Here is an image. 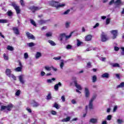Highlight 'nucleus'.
I'll return each instance as SVG.
<instances>
[{"mask_svg": "<svg viewBox=\"0 0 124 124\" xmlns=\"http://www.w3.org/2000/svg\"><path fill=\"white\" fill-rule=\"evenodd\" d=\"M52 98V95L51 94V93H49L48 95L46 96V99L47 100H49Z\"/></svg>", "mask_w": 124, "mask_h": 124, "instance_id": "f704fd0d", "label": "nucleus"}, {"mask_svg": "<svg viewBox=\"0 0 124 124\" xmlns=\"http://www.w3.org/2000/svg\"><path fill=\"white\" fill-rule=\"evenodd\" d=\"M85 90V96L86 98H88V97H90V90H89V88L85 87L84 88Z\"/></svg>", "mask_w": 124, "mask_h": 124, "instance_id": "9d476101", "label": "nucleus"}, {"mask_svg": "<svg viewBox=\"0 0 124 124\" xmlns=\"http://www.w3.org/2000/svg\"><path fill=\"white\" fill-rule=\"evenodd\" d=\"M114 4L115 5H116L117 7H119V6H121L123 3L122 2V0H116L115 1L114 0H111L109 3V5H112V4Z\"/></svg>", "mask_w": 124, "mask_h": 124, "instance_id": "f03ea898", "label": "nucleus"}, {"mask_svg": "<svg viewBox=\"0 0 124 124\" xmlns=\"http://www.w3.org/2000/svg\"><path fill=\"white\" fill-rule=\"evenodd\" d=\"M12 6H13L15 10L16 11L17 14H20L21 13V10H20V7L17 5L16 3L13 2L12 3Z\"/></svg>", "mask_w": 124, "mask_h": 124, "instance_id": "20e7f679", "label": "nucleus"}, {"mask_svg": "<svg viewBox=\"0 0 124 124\" xmlns=\"http://www.w3.org/2000/svg\"><path fill=\"white\" fill-rule=\"evenodd\" d=\"M26 36L28 37V39H32L33 40H35V37L30 32H26Z\"/></svg>", "mask_w": 124, "mask_h": 124, "instance_id": "6e6552de", "label": "nucleus"}, {"mask_svg": "<svg viewBox=\"0 0 124 124\" xmlns=\"http://www.w3.org/2000/svg\"><path fill=\"white\" fill-rule=\"evenodd\" d=\"M73 80L74 81L75 86L78 89V90H79V91H82V87H81V86L77 83V78L76 77H74L72 78Z\"/></svg>", "mask_w": 124, "mask_h": 124, "instance_id": "39448f33", "label": "nucleus"}, {"mask_svg": "<svg viewBox=\"0 0 124 124\" xmlns=\"http://www.w3.org/2000/svg\"><path fill=\"white\" fill-rule=\"evenodd\" d=\"M96 98V95H94L92 98H91V100L90 101L91 102H93V100H94Z\"/></svg>", "mask_w": 124, "mask_h": 124, "instance_id": "58836bf2", "label": "nucleus"}, {"mask_svg": "<svg viewBox=\"0 0 124 124\" xmlns=\"http://www.w3.org/2000/svg\"><path fill=\"white\" fill-rule=\"evenodd\" d=\"M13 108V104H10L7 105V106H2L1 107L0 111H3V110H5L7 109V111H11L12 110V108Z\"/></svg>", "mask_w": 124, "mask_h": 124, "instance_id": "7ed1b4c3", "label": "nucleus"}, {"mask_svg": "<svg viewBox=\"0 0 124 124\" xmlns=\"http://www.w3.org/2000/svg\"><path fill=\"white\" fill-rule=\"evenodd\" d=\"M110 75L108 74V73H105L101 75L102 78H106L107 79H108L109 78V76Z\"/></svg>", "mask_w": 124, "mask_h": 124, "instance_id": "2eb2a0df", "label": "nucleus"}, {"mask_svg": "<svg viewBox=\"0 0 124 124\" xmlns=\"http://www.w3.org/2000/svg\"><path fill=\"white\" fill-rule=\"evenodd\" d=\"M51 67L47 66H46L45 67V69H46V70L47 71H51Z\"/></svg>", "mask_w": 124, "mask_h": 124, "instance_id": "ea45409f", "label": "nucleus"}, {"mask_svg": "<svg viewBox=\"0 0 124 124\" xmlns=\"http://www.w3.org/2000/svg\"><path fill=\"white\" fill-rule=\"evenodd\" d=\"M3 58H4V60H5V61H8V60H9L8 56H6L5 53H4L3 54Z\"/></svg>", "mask_w": 124, "mask_h": 124, "instance_id": "a19ab883", "label": "nucleus"}, {"mask_svg": "<svg viewBox=\"0 0 124 124\" xmlns=\"http://www.w3.org/2000/svg\"><path fill=\"white\" fill-rule=\"evenodd\" d=\"M21 93V91L20 90H17V92L16 93V95L17 96H19L20 95V93Z\"/></svg>", "mask_w": 124, "mask_h": 124, "instance_id": "09e8293b", "label": "nucleus"}, {"mask_svg": "<svg viewBox=\"0 0 124 124\" xmlns=\"http://www.w3.org/2000/svg\"><path fill=\"white\" fill-rule=\"evenodd\" d=\"M29 9L32 11L33 13L35 12V11H38V10H40L41 9V7H37V6H32L30 7H29Z\"/></svg>", "mask_w": 124, "mask_h": 124, "instance_id": "423d86ee", "label": "nucleus"}, {"mask_svg": "<svg viewBox=\"0 0 124 124\" xmlns=\"http://www.w3.org/2000/svg\"><path fill=\"white\" fill-rule=\"evenodd\" d=\"M28 46L29 47H33V46H35V44L34 43L31 42V43H29L27 44Z\"/></svg>", "mask_w": 124, "mask_h": 124, "instance_id": "c85d7f7f", "label": "nucleus"}, {"mask_svg": "<svg viewBox=\"0 0 124 124\" xmlns=\"http://www.w3.org/2000/svg\"><path fill=\"white\" fill-rule=\"evenodd\" d=\"M101 40L102 42H105L108 40V39H107V36L105 35V33L104 32H102L101 34Z\"/></svg>", "mask_w": 124, "mask_h": 124, "instance_id": "1a4fd4ad", "label": "nucleus"}, {"mask_svg": "<svg viewBox=\"0 0 124 124\" xmlns=\"http://www.w3.org/2000/svg\"><path fill=\"white\" fill-rule=\"evenodd\" d=\"M85 40L86 41H91L92 40V35H88L85 37Z\"/></svg>", "mask_w": 124, "mask_h": 124, "instance_id": "6ab92c4d", "label": "nucleus"}, {"mask_svg": "<svg viewBox=\"0 0 124 124\" xmlns=\"http://www.w3.org/2000/svg\"><path fill=\"white\" fill-rule=\"evenodd\" d=\"M117 109H118V107L117 106H115L114 108H113V112H115L116 111H117Z\"/></svg>", "mask_w": 124, "mask_h": 124, "instance_id": "052dcab7", "label": "nucleus"}, {"mask_svg": "<svg viewBox=\"0 0 124 124\" xmlns=\"http://www.w3.org/2000/svg\"><path fill=\"white\" fill-rule=\"evenodd\" d=\"M9 77L10 78H12V79L15 80V81H16V80H17V78L13 74H11Z\"/></svg>", "mask_w": 124, "mask_h": 124, "instance_id": "72a5a7b5", "label": "nucleus"}, {"mask_svg": "<svg viewBox=\"0 0 124 124\" xmlns=\"http://www.w3.org/2000/svg\"><path fill=\"white\" fill-rule=\"evenodd\" d=\"M97 80V77L96 76L94 75L92 77V82L93 83H95Z\"/></svg>", "mask_w": 124, "mask_h": 124, "instance_id": "b1692460", "label": "nucleus"}, {"mask_svg": "<svg viewBox=\"0 0 124 124\" xmlns=\"http://www.w3.org/2000/svg\"><path fill=\"white\" fill-rule=\"evenodd\" d=\"M26 110L29 112V113H31V109L29 108H26Z\"/></svg>", "mask_w": 124, "mask_h": 124, "instance_id": "680f3d73", "label": "nucleus"}, {"mask_svg": "<svg viewBox=\"0 0 124 124\" xmlns=\"http://www.w3.org/2000/svg\"><path fill=\"white\" fill-rule=\"evenodd\" d=\"M98 27H99V23H96V24L93 27V29H96V28H98Z\"/></svg>", "mask_w": 124, "mask_h": 124, "instance_id": "3c124183", "label": "nucleus"}, {"mask_svg": "<svg viewBox=\"0 0 124 124\" xmlns=\"http://www.w3.org/2000/svg\"><path fill=\"white\" fill-rule=\"evenodd\" d=\"M73 32H74L73 31L71 32L70 33V35H65V37L66 39H68V38H70V37H71V36H72V34H73Z\"/></svg>", "mask_w": 124, "mask_h": 124, "instance_id": "c756f323", "label": "nucleus"}, {"mask_svg": "<svg viewBox=\"0 0 124 124\" xmlns=\"http://www.w3.org/2000/svg\"><path fill=\"white\" fill-rule=\"evenodd\" d=\"M107 120L108 121H111L112 120V115H109L107 116Z\"/></svg>", "mask_w": 124, "mask_h": 124, "instance_id": "c03bdc74", "label": "nucleus"}, {"mask_svg": "<svg viewBox=\"0 0 124 124\" xmlns=\"http://www.w3.org/2000/svg\"><path fill=\"white\" fill-rule=\"evenodd\" d=\"M12 30L15 34H16V35H19V34H20V32L18 27H13Z\"/></svg>", "mask_w": 124, "mask_h": 124, "instance_id": "9b49d317", "label": "nucleus"}, {"mask_svg": "<svg viewBox=\"0 0 124 124\" xmlns=\"http://www.w3.org/2000/svg\"><path fill=\"white\" fill-rule=\"evenodd\" d=\"M124 82H121L120 85H117V88L119 89V88H124Z\"/></svg>", "mask_w": 124, "mask_h": 124, "instance_id": "7c9ffc66", "label": "nucleus"}, {"mask_svg": "<svg viewBox=\"0 0 124 124\" xmlns=\"http://www.w3.org/2000/svg\"><path fill=\"white\" fill-rule=\"evenodd\" d=\"M123 123H124V121H123V120H121V119H118L117 120V123H118V124H123Z\"/></svg>", "mask_w": 124, "mask_h": 124, "instance_id": "864d4df0", "label": "nucleus"}, {"mask_svg": "<svg viewBox=\"0 0 124 124\" xmlns=\"http://www.w3.org/2000/svg\"><path fill=\"white\" fill-rule=\"evenodd\" d=\"M71 102L73 104H76V101L75 100H72Z\"/></svg>", "mask_w": 124, "mask_h": 124, "instance_id": "338daca9", "label": "nucleus"}, {"mask_svg": "<svg viewBox=\"0 0 124 124\" xmlns=\"http://www.w3.org/2000/svg\"><path fill=\"white\" fill-rule=\"evenodd\" d=\"M7 14L8 15V16H12V12L8 11L7 12Z\"/></svg>", "mask_w": 124, "mask_h": 124, "instance_id": "6e6d98bb", "label": "nucleus"}, {"mask_svg": "<svg viewBox=\"0 0 124 124\" xmlns=\"http://www.w3.org/2000/svg\"><path fill=\"white\" fill-rule=\"evenodd\" d=\"M65 37V33H62L60 34V41H62L63 39Z\"/></svg>", "mask_w": 124, "mask_h": 124, "instance_id": "5701e85b", "label": "nucleus"}, {"mask_svg": "<svg viewBox=\"0 0 124 124\" xmlns=\"http://www.w3.org/2000/svg\"><path fill=\"white\" fill-rule=\"evenodd\" d=\"M53 107H54L55 108H56V109H59L60 107H59V105L58 104H57V103H55Z\"/></svg>", "mask_w": 124, "mask_h": 124, "instance_id": "37998d69", "label": "nucleus"}, {"mask_svg": "<svg viewBox=\"0 0 124 124\" xmlns=\"http://www.w3.org/2000/svg\"><path fill=\"white\" fill-rule=\"evenodd\" d=\"M7 49V50H9L10 51H13V50H14V48H13V47L10 46H8Z\"/></svg>", "mask_w": 124, "mask_h": 124, "instance_id": "e433bc0d", "label": "nucleus"}, {"mask_svg": "<svg viewBox=\"0 0 124 124\" xmlns=\"http://www.w3.org/2000/svg\"><path fill=\"white\" fill-rule=\"evenodd\" d=\"M50 5H51V6H53L54 7H56L57 9L58 8H60L61 7H63L65 6V4L62 3V4H59V2L55 1H51L49 2Z\"/></svg>", "mask_w": 124, "mask_h": 124, "instance_id": "f257e3e1", "label": "nucleus"}, {"mask_svg": "<svg viewBox=\"0 0 124 124\" xmlns=\"http://www.w3.org/2000/svg\"><path fill=\"white\" fill-rule=\"evenodd\" d=\"M114 50H115V51H119V50H120V48H119L118 47H117V46H115Z\"/></svg>", "mask_w": 124, "mask_h": 124, "instance_id": "e2e57ef3", "label": "nucleus"}, {"mask_svg": "<svg viewBox=\"0 0 124 124\" xmlns=\"http://www.w3.org/2000/svg\"><path fill=\"white\" fill-rule=\"evenodd\" d=\"M21 5L22 6H25V2H24V0H20V1Z\"/></svg>", "mask_w": 124, "mask_h": 124, "instance_id": "603ef678", "label": "nucleus"}, {"mask_svg": "<svg viewBox=\"0 0 124 124\" xmlns=\"http://www.w3.org/2000/svg\"><path fill=\"white\" fill-rule=\"evenodd\" d=\"M110 65H111L112 67H121V66H120V64L118 63H113V62H109Z\"/></svg>", "mask_w": 124, "mask_h": 124, "instance_id": "4468645a", "label": "nucleus"}, {"mask_svg": "<svg viewBox=\"0 0 124 124\" xmlns=\"http://www.w3.org/2000/svg\"><path fill=\"white\" fill-rule=\"evenodd\" d=\"M78 43H77V46H80L81 45V44L82 43L81 41L79 40H77Z\"/></svg>", "mask_w": 124, "mask_h": 124, "instance_id": "4d7b16f0", "label": "nucleus"}, {"mask_svg": "<svg viewBox=\"0 0 124 124\" xmlns=\"http://www.w3.org/2000/svg\"><path fill=\"white\" fill-rule=\"evenodd\" d=\"M61 99L62 102H64L65 101V97L64 96V95H63L61 97Z\"/></svg>", "mask_w": 124, "mask_h": 124, "instance_id": "5fc2aeb1", "label": "nucleus"}, {"mask_svg": "<svg viewBox=\"0 0 124 124\" xmlns=\"http://www.w3.org/2000/svg\"><path fill=\"white\" fill-rule=\"evenodd\" d=\"M46 35L47 37H50V36H52V33L48 32L46 33Z\"/></svg>", "mask_w": 124, "mask_h": 124, "instance_id": "49530a36", "label": "nucleus"}, {"mask_svg": "<svg viewBox=\"0 0 124 124\" xmlns=\"http://www.w3.org/2000/svg\"><path fill=\"white\" fill-rule=\"evenodd\" d=\"M70 121V117L68 116L66 118H64L62 120L63 123H67V122H69Z\"/></svg>", "mask_w": 124, "mask_h": 124, "instance_id": "a211bd4d", "label": "nucleus"}, {"mask_svg": "<svg viewBox=\"0 0 124 124\" xmlns=\"http://www.w3.org/2000/svg\"><path fill=\"white\" fill-rule=\"evenodd\" d=\"M106 60V58L105 57H102L101 58L102 62H105Z\"/></svg>", "mask_w": 124, "mask_h": 124, "instance_id": "0e129e2a", "label": "nucleus"}, {"mask_svg": "<svg viewBox=\"0 0 124 124\" xmlns=\"http://www.w3.org/2000/svg\"><path fill=\"white\" fill-rule=\"evenodd\" d=\"M48 43H50V45H51L52 46H56V43H55V42L51 40H49L48 41Z\"/></svg>", "mask_w": 124, "mask_h": 124, "instance_id": "bb28decb", "label": "nucleus"}, {"mask_svg": "<svg viewBox=\"0 0 124 124\" xmlns=\"http://www.w3.org/2000/svg\"><path fill=\"white\" fill-rule=\"evenodd\" d=\"M15 71H16V72H20V71H21L22 70V67H16L15 69Z\"/></svg>", "mask_w": 124, "mask_h": 124, "instance_id": "2f4dec72", "label": "nucleus"}, {"mask_svg": "<svg viewBox=\"0 0 124 124\" xmlns=\"http://www.w3.org/2000/svg\"><path fill=\"white\" fill-rule=\"evenodd\" d=\"M52 115H57V112H56V111L55 110H52L51 112Z\"/></svg>", "mask_w": 124, "mask_h": 124, "instance_id": "bf43d9fd", "label": "nucleus"}, {"mask_svg": "<svg viewBox=\"0 0 124 124\" xmlns=\"http://www.w3.org/2000/svg\"><path fill=\"white\" fill-rule=\"evenodd\" d=\"M30 23L31 24V25H33V26H34V27H36V24L35 23V21L33 20L32 19H30Z\"/></svg>", "mask_w": 124, "mask_h": 124, "instance_id": "cd10ccee", "label": "nucleus"}, {"mask_svg": "<svg viewBox=\"0 0 124 124\" xmlns=\"http://www.w3.org/2000/svg\"><path fill=\"white\" fill-rule=\"evenodd\" d=\"M60 66L61 69H63V67L64 66V62H63V60H61V62L60 63Z\"/></svg>", "mask_w": 124, "mask_h": 124, "instance_id": "393cba45", "label": "nucleus"}, {"mask_svg": "<svg viewBox=\"0 0 124 124\" xmlns=\"http://www.w3.org/2000/svg\"><path fill=\"white\" fill-rule=\"evenodd\" d=\"M39 25H43V24H46L47 23V20H44L43 19H40L38 21Z\"/></svg>", "mask_w": 124, "mask_h": 124, "instance_id": "f3484780", "label": "nucleus"}, {"mask_svg": "<svg viewBox=\"0 0 124 124\" xmlns=\"http://www.w3.org/2000/svg\"><path fill=\"white\" fill-rule=\"evenodd\" d=\"M5 72L7 76H8V77H9L11 75L12 71L11 70H10V69H7L5 71Z\"/></svg>", "mask_w": 124, "mask_h": 124, "instance_id": "dca6fc26", "label": "nucleus"}, {"mask_svg": "<svg viewBox=\"0 0 124 124\" xmlns=\"http://www.w3.org/2000/svg\"><path fill=\"white\" fill-rule=\"evenodd\" d=\"M41 56H42L41 53L39 52H37L35 55V58L36 59H39V58H40Z\"/></svg>", "mask_w": 124, "mask_h": 124, "instance_id": "a878e982", "label": "nucleus"}, {"mask_svg": "<svg viewBox=\"0 0 124 124\" xmlns=\"http://www.w3.org/2000/svg\"><path fill=\"white\" fill-rule=\"evenodd\" d=\"M56 80L55 78H52L51 79H49L47 80V83H51L53 82V81H55Z\"/></svg>", "mask_w": 124, "mask_h": 124, "instance_id": "473e14b6", "label": "nucleus"}, {"mask_svg": "<svg viewBox=\"0 0 124 124\" xmlns=\"http://www.w3.org/2000/svg\"><path fill=\"white\" fill-rule=\"evenodd\" d=\"M111 33L112 34V39H115L118 36V30H112L110 31Z\"/></svg>", "mask_w": 124, "mask_h": 124, "instance_id": "0eeeda50", "label": "nucleus"}, {"mask_svg": "<svg viewBox=\"0 0 124 124\" xmlns=\"http://www.w3.org/2000/svg\"><path fill=\"white\" fill-rule=\"evenodd\" d=\"M47 29V27L46 26H44L42 28L41 30L42 31H44V30H46Z\"/></svg>", "mask_w": 124, "mask_h": 124, "instance_id": "69168bd1", "label": "nucleus"}, {"mask_svg": "<svg viewBox=\"0 0 124 124\" xmlns=\"http://www.w3.org/2000/svg\"><path fill=\"white\" fill-rule=\"evenodd\" d=\"M33 107H38L39 106V104L38 103L33 101V102L31 103Z\"/></svg>", "mask_w": 124, "mask_h": 124, "instance_id": "412c9836", "label": "nucleus"}, {"mask_svg": "<svg viewBox=\"0 0 124 124\" xmlns=\"http://www.w3.org/2000/svg\"><path fill=\"white\" fill-rule=\"evenodd\" d=\"M24 76L23 75H21L18 76L19 81L21 84H25V80L24 79Z\"/></svg>", "mask_w": 124, "mask_h": 124, "instance_id": "ddd939ff", "label": "nucleus"}, {"mask_svg": "<svg viewBox=\"0 0 124 124\" xmlns=\"http://www.w3.org/2000/svg\"><path fill=\"white\" fill-rule=\"evenodd\" d=\"M110 24V18H107L106 21V25H109Z\"/></svg>", "mask_w": 124, "mask_h": 124, "instance_id": "de8ad7c7", "label": "nucleus"}, {"mask_svg": "<svg viewBox=\"0 0 124 124\" xmlns=\"http://www.w3.org/2000/svg\"><path fill=\"white\" fill-rule=\"evenodd\" d=\"M62 83L59 82L58 83L55 84L54 85V90L56 91V92H58L59 91V87H62Z\"/></svg>", "mask_w": 124, "mask_h": 124, "instance_id": "f8f14e48", "label": "nucleus"}, {"mask_svg": "<svg viewBox=\"0 0 124 124\" xmlns=\"http://www.w3.org/2000/svg\"><path fill=\"white\" fill-rule=\"evenodd\" d=\"M88 107L89 109H93V102H91L90 101H89Z\"/></svg>", "mask_w": 124, "mask_h": 124, "instance_id": "4be33fe9", "label": "nucleus"}, {"mask_svg": "<svg viewBox=\"0 0 124 124\" xmlns=\"http://www.w3.org/2000/svg\"><path fill=\"white\" fill-rule=\"evenodd\" d=\"M7 23V20L6 19H0V23L4 24Z\"/></svg>", "mask_w": 124, "mask_h": 124, "instance_id": "c9c22d12", "label": "nucleus"}, {"mask_svg": "<svg viewBox=\"0 0 124 124\" xmlns=\"http://www.w3.org/2000/svg\"><path fill=\"white\" fill-rule=\"evenodd\" d=\"M66 49H67V50H70L72 49V46L70 45H68L66 46Z\"/></svg>", "mask_w": 124, "mask_h": 124, "instance_id": "4c0bfd02", "label": "nucleus"}, {"mask_svg": "<svg viewBox=\"0 0 124 124\" xmlns=\"http://www.w3.org/2000/svg\"><path fill=\"white\" fill-rule=\"evenodd\" d=\"M69 12H70V10L68 9L67 11H65L63 14L62 15H66L67 14H68V13H69Z\"/></svg>", "mask_w": 124, "mask_h": 124, "instance_id": "79ce46f5", "label": "nucleus"}, {"mask_svg": "<svg viewBox=\"0 0 124 124\" xmlns=\"http://www.w3.org/2000/svg\"><path fill=\"white\" fill-rule=\"evenodd\" d=\"M69 25H70V23L66 22L65 23V27H66V28H69Z\"/></svg>", "mask_w": 124, "mask_h": 124, "instance_id": "13d9d810", "label": "nucleus"}, {"mask_svg": "<svg viewBox=\"0 0 124 124\" xmlns=\"http://www.w3.org/2000/svg\"><path fill=\"white\" fill-rule=\"evenodd\" d=\"M89 122L92 124H96V123H97V119H94V118H92L91 119H90Z\"/></svg>", "mask_w": 124, "mask_h": 124, "instance_id": "aec40b11", "label": "nucleus"}, {"mask_svg": "<svg viewBox=\"0 0 124 124\" xmlns=\"http://www.w3.org/2000/svg\"><path fill=\"white\" fill-rule=\"evenodd\" d=\"M62 59V57L59 56L58 57H54L53 60H55V61H60Z\"/></svg>", "mask_w": 124, "mask_h": 124, "instance_id": "a18cd8bd", "label": "nucleus"}, {"mask_svg": "<svg viewBox=\"0 0 124 124\" xmlns=\"http://www.w3.org/2000/svg\"><path fill=\"white\" fill-rule=\"evenodd\" d=\"M41 76H44V75H45V72H41Z\"/></svg>", "mask_w": 124, "mask_h": 124, "instance_id": "774afa93", "label": "nucleus"}, {"mask_svg": "<svg viewBox=\"0 0 124 124\" xmlns=\"http://www.w3.org/2000/svg\"><path fill=\"white\" fill-rule=\"evenodd\" d=\"M29 58V54H28L27 53H24V59H25V60H27V59H28Z\"/></svg>", "mask_w": 124, "mask_h": 124, "instance_id": "8fccbe9b", "label": "nucleus"}]
</instances>
